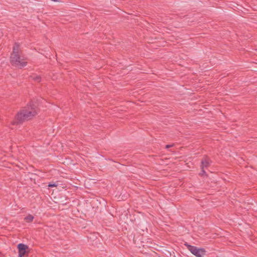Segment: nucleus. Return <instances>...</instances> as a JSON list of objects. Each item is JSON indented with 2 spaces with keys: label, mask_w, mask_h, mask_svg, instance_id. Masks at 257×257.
I'll return each mask as SVG.
<instances>
[{
  "label": "nucleus",
  "mask_w": 257,
  "mask_h": 257,
  "mask_svg": "<svg viewBox=\"0 0 257 257\" xmlns=\"http://www.w3.org/2000/svg\"><path fill=\"white\" fill-rule=\"evenodd\" d=\"M35 107L34 104H30L27 108L19 112L16 116V120L13 122L14 124L31 119L37 114Z\"/></svg>",
  "instance_id": "nucleus-1"
},
{
  "label": "nucleus",
  "mask_w": 257,
  "mask_h": 257,
  "mask_svg": "<svg viewBox=\"0 0 257 257\" xmlns=\"http://www.w3.org/2000/svg\"><path fill=\"white\" fill-rule=\"evenodd\" d=\"M11 62L13 66L20 68H22L27 65V62L24 61V59L21 58L19 54H11Z\"/></svg>",
  "instance_id": "nucleus-2"
},
{
  "label": "nucleus",
  "mask_w": 257,
  "mask_h": 257,
  "mask_svg": "<svg viewBox=\"0 0 257 257\" xmlns=\"http://www.w3.org/2000/svg\"><path fill=\"white\" fill-rule=\"evenodd\" d=\"M188 250L196 257H204L206 255V251L203 248H198L196 246L185 244Z\"/></svg>",
  "instance_id": "nucleus-3"
},
{
  "label": "nucleus",
  "mask_w": 257,
  "mask_h": 257,
  "mask_svg": "<svg viewBox=\"0 0 257 257\" xmlns=\"http://www.w3.org/2000/svg\"><path fill=\"white\" fill-rule=\"evenodd\" d=\"M210 165V162L207 158L203 159L201 162V169L208 167Z\"/></svg>",
  "instance_id": "nucleus-4"
},
{
  "label": "nucleus",
  "mask_w": 257,
  "mask_h": 257,
  "mask_svg": "<svg viewBox=\"0 0 257 257\" xmlns=\"http://www.w3.org/2000/svg\"><path fill=\"white\" fill-rule=\"evenodd\" d=\"M18 248L20 251H26V249L28 248V246L26 244L20 243L18 245Z\"/></svg>",
  "instance_id": "nucleus-5"
},
{
  "label": "nucleus",
  "mask_w": 257,
  "mask_h": 257,
  "mask_svg": "<svg viewBox=\"0 0 257 257\" xmlns=\"http://www.w3.org/2000/svg\"><path fill=\"white\" fill-rule=\"evenodd\" d=\"M19 45L17 43H15L14 47H13V51L12 54H16L19 55Z\"/></svg>",
  "instance_id": "nucleus-6"
},
{
  "label": "nucleus",
  "mask_w": 257,
  "mask_h": 257,
  "mask_svg": "<svg viewBox=\"0 0 257 257\" xmlns=\"http://www.w3.org/2000/svg\"><path fill=\"white\" fill-rule=\"evenodd\" d=\"M34 218V217L33 215L29 214L25 217V220L27 222H31L33 220Z\"/></svg>",
  "instance_id": "nucleus-7"
},
{
  "label": "nucleus",
  "mask_w": 257,
  "mask_h": 257,
  "mask_svg": "<svg viewBox=\"0 0 257 257\" xmlns=\"http://www.w3.org/2000/svg\"><path fill=\"white\" fill-rule=\"evenodd\" d=\"M31 78L35 81L40 82L41 80V78L40 76L38 75H34L32 76Z\"/></svg>",
  "instance_id": "nucleus-8"
},
{
  "label": "nucleus",
  "mask_w": 257,
  "mask_h": 257,
  "mask_svg": "<svg viewBox=\"0 0 257 257\" xmlns=\"http://www.w3.org/2000/svg\"><path fill=\"white\" fill-rule=\"evenodd\" d=\"M26 252V251H19V257H23L24 256V255L25 254Z\"/></svg>",
  "instance_id": "nucleus-9"
},
{
  "label": "nucleus",
  "mask_w": 257,
  "mask_h": 257,
  "mask_svg": "<svg viewBox=\"0 0 257 257\" xmlns=\"http://www.w3.org/2000/svg\"><path fill=\"white\" fill-rule=\"evenodd\" d=\"M48 186L49 187H56L57 186V185L55 184V183H50L49 185H48Z\"/></svg>",
  "instance_id": "nucleus-10"
},
{
  "label": "nucleus",
  "mask_w": 257,
  "mask_h": 257,
  "mask_svg": "<svg viewBox=\"0 0 257 257\" xmlns=\"http://www.w3.org/2000/svg\"><path fill=\"white\" fill-rule=\"evenodd\" d=\"M205 173H205V171L204 170V169H202L201 172L200 174L201 175H203L205 174Z\"/></svg>",
  "instance_id": "nucleus-11"
},
{
  "label": "nucleus",
  "mask_w": 257,
  "mask_h": 257,
  "mask_svg": "<svg viewBox=\"0 0 257 257\" xmlns=\"http://www.w3.org/2000/svg\"><path fill=\"white\" fill-rule=\"evenodd\" d=\"M173 146V145H167L166 146V148H169L171 147H172Z\"/></svg>",
  "instance_id": "nucleus-12"
}]
</instances>
